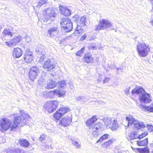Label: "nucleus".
<instances>
[{"label":"nucleus","instance_id":"obj_1","mask_svg":"<svg viewBox=\"0 0 153 153\" xmlns=\"http://www.w3.org/2000/svg\"><path fill=\"white\" fill-rule=\"evenodd\" d=\"M20 112L22 114L21 116H18L16 114L11 116L12 118H14L15 119L13 123L7 118L1 119L0 121V126L1 129L7 131L10 129V131H13L16 129L17 127L22 126L28 123L30 117L24 113V111H20Z\"/></svg>","mask_w":153,"mask_h":153},{"label":"nucleus","instance_id":"obj_2","mask_svg":"<svg viewBox=\"0 0 153 153\" xmlns=\"http://www.w3.org/2000/svg\"><path fill=\"white\" fill-rule=\"evenodd\" d=\"M58 84L59 86L58 88L49 92V96L50 97L53 98L54 95L58 97H62L65 94V91L64 90V87L66 85L65 81L64 80L61 81L59 82Z\"/></svg>","mask_w":153,"mask_h":153},{"label":"nucleus","instance_id":"obj_3","mask_svg":"<svg viewBox=\"0 0 153 153\" xmlns=\"http://www.w3.org/2000/svg\"><path fill=\"white\" fill-rule=\"evenodd\" d=\"M136 48L138 55L142 57L146 56L150 50L149 45H146L144 43H138L136 45Z\"/></svg>","mask_w":153,"mask_h":153},{"label":"nucleus","instance_id":"obj_4","mask_svg":"<svg viewBox=\"0 0 153 153\" xmlns=\"http://www.w3.org/2000/svg\"><path fill=\"white\" fill-rule=\"evenodd\" d=\"M126 119L128 121V126L134 124V127L137 129L144 128L146 126L143 123L139 122L138 121L135 120L132 116H129L128 117H126Z\"/></svg>","mask_w":153,"mask_h":153},{"label":"nucleus","instance_id":"obj_5","mask_svg":"<svg viewBox=\"0 0 153 153\" xmlns=\"http://www.w3.org/2000/svg\"><path fill=\"white\" fill-rule=\"evenodd\" d=\"M62 29L66 32L71 31L73 28V25L69 18H66L62 19L60 22Z\"/></svg>","mask_w":153,"mask_h":153},{"label":"nucleus","instance_id":"obj_6","mask_svg":"<svg viewBox=\"0 0 153 153\" xmlns=\"http://www.w3.org/2000/svg\"><path fill=\"white\" fill-rule=\"evenodd\" d=\"M55 11V10L51 8L44 10L42 13L45 21H47L51 19L53 20L56 15Z\"/></svg>","mask_w":153,"mask_h":153},{"label":"nucleus","instance_id":"obj_7","mask_svg":"<svg viewBox=\"0 0 153 153\" xmlns=\"http://www.w3.org/2000/svg\"><path fill=\"white\" fill-rule=\"evenodd\" d=\"M112 25L111 22L108 20L103 19L100 20L99 24L96 26L95 30L98 31L106 29L111 27Z\"/></svg>","mask_w":153,"mask_h":153},{"label":"nucleus","instance_id":"obj_8","mask_svg":"<svg viewBox=\"0 0 153 153\" xmlns=\"http://www.w3.org/2000/svg\"><path fill=\"white\" fill-rule=\"evenodd\" d=\"M56 66L55 62L52 59H49L45 61L43 65V67L47 71H49L53 69Z\"/></svg>","mask_w":153,"mask_h":153},{"label":"nucleus","instance_id":"obj_9","mask_svg":"<svg viewBox=\"0 0 153 153\" xmlns=\"http://www.w3.org/2000/svg\"><path fill=\"white\" fill-rule=\"evenodd\" d=\"M139 97L141 102L148 103L152 101V98L150 94L147 93L146 91L142 94H140Z\"/></svg>","mask_w":153,"mask_h":153},{"label":"nucleus","instance_id":"obj_10","mask_svg":"<svg viewBox=\"0 0 153 153\" xmlns=\"http://www.w3.org/2000/svg\"><path fill=\"white\" fill-rule=\"evenodd\" d=\"M39 70L36 66L32 67L28 73L29 77L32 81H33L37 77Z\"/></svg>","mask_w":153,"mask_h":153},{"label":"nucleus","instance_id":"obj_11","mask_svg":"<svg viewBox=\"0 0 153 153\" xmlns=\"http://www.w3.org/2000/svg\"><path fill=\"white\" fill-rule=\"evenodd\" d=\"M22 37L20 35L15 36L13 39H11L9 42H5V43L9 46H10L11 45H15L19 43L22 40Z\"/></svg>","mask_w":153,"mask_h":153},{"label":"nucleus","instance_id":"obj_12","mask_svg":"<svg viewBox=\"0 0 153 153\" xmlns=\"http://www.w3.org/2000/svg\"><path fill=\"white\" fill-rule=\"evenodd\" d=\"M33 53L29 49H27L23 57L24 60L27 63H30L33 60Z\"/></svg>","mask_w":153,"mask_h":153},{"label":"nucleus","instance_id":"obj_13","mask_svg":"<svg viewBox=\"0 0 153 153\" xmlns=\"http://www.w3.org/2000/svg\"><path fill=\"white\" fill-rule=\"evenodd\" d=\"M13 34L10 29L5 28L1 35V37L3 41L7 40V37L8 36H12Z\"/></svg>","mask_w":153,"mask_h":153},{"label":"nucleus","instance_id":"obj_14","mask_svg":"<svg viewBox=\"0 0 153 153\" xmlns=\"http://www.w3.org/2000/svg\"><path fill=\"white\" fill-rule=\"evenodd\" d=\"M72 120L71 117H67L63 118L60 121V123L64 126H67L71 123Z\"/></svg>","mask_w":153,"mask_h":153},{"label":"nucleus","instance_id":"obj_15","mask_svg":"<svg viewBox=\"0 0 153 153\" xmlns=\"http://www.w3.org/2000/svg\"><path fill=\"white\" fill-rule=\"evenodd\" d=\"M57 82L51 79H49L47 81L46 86L45 88L49 89L56 87L57 85Z\"/></svg>","mask_w":153,"mask_h":153},{"label":"nucleus","instance_id":"obj_16","mask_svg":"<svg viewBox=\"0 0 153 153\" xmlns=\"http://www.w3.org/2000/svg\"><path fill=\"white\" fill-rule=\"evenodd\" d=\"M145 91L143 87L140 86H138L135 88L131 91L132 94H142L144 93Z\"/></svg>","mask_w":153,"mask_h":153},{"label":"nucleus","instance_id":"obj_17","mask_svg":"<svg viewBox=\"0 0 153 153\" xmlns=\"http://www.w3.org/2000/svg\"><path fill=\"white\" fill-rule=\"evenodd\" d=\"M22 53V51L21 49L19 48H17L14 49L13 52V55L14 57L18 58L21 56Z\"/></svg>","mask_w":153,"mask_h":153},{"label":"nucleus","instance_id":"obj_18","mask_svg":"<svg viewBox=\"0 0 153 153\" xmlns=\"http://www.w3.org/2000/svg\"><path fill=\"white\" fill-rule=\"evenodd\" d=\"M19 143L21 146L25 148L28 147L30 145L28 140L23 138H20L19 140Z\"/></svg>","mask_w":153,"mask_h":153},{"label":"nucleus","instance_id":"obj_19","mask_svg":"<svg viewBox=\"0 0 153 153\" xmlns=\"http://www.w3.org/2000/svg\"><path fill=\"white\" fill-rule=\"evenodd\" d=\"M140 107L143 111L153 112V102L149 106L141 105Z\"/></svg>","mask_w":153,"mask_h":153},{"label":"nucleus","instance_id":"obj_20","mask_svg":"<svg viewBox=\"0 0 153 153\" xmlns=\"http://www.w3.org/2000/svg\"><path fill=\"white\" fill-rule=\"evenodd\" d=\"M97 120L96 116H94L93 117L90 119L88 120L86 122V125L89 127V128L91 129L93 128L95 121Z\"/></svg>","mask_w":153,"mask_h":153},{"label":"nucleus","instance_id":"obj_21","mask_svg":"<svg viewBox=\"0 0 153 153\" xmlns=\"http://www.w3.org/2000/svg\"><path fill=\"white\" fill-rule=\"evenodd\" d=\"M133 149L135 152L139 153H149V149L147 147L144 148H133Z\"/></svg>","mask_w":153,"mask_h":153},{"label":"nucleus","instance_id":"obj_22","mask_svg":"<svg viewBox=\"0 0 153 153\" xmlns=\"http://www.w3.org/2000/svg\"><path fill=\"white\" fill-rule=\"evenodd\" d=\"M59 103V102L56 101H50V104L48 106H50V105H52L53 108L52 109L49 110L51 112H53L55 111L57 108L58 105Z\"/></svg>","mask_w":153,"mask_h":153},{"label":"nucleus","instance_id":"obj_23","mask_svg":"<svg viewBox=\"0 0 153 153\" xmlns=\"http://www.w3.org/2000/svg\"><path fill=\"white\" fill-rule=\"evenodd\" d=\"M84 60L86 63L91 62L93 61L91 54L90 53L85 54L84 58Z\"/></svg>","mask_w":153,"mask_h":153},{"label":"nucleus","instance_id":"obj_24","mask_svg":"<svg viewBox=\"0 0 153 153\" xmlns=\"http://www.w3.org/2000/svg\"><path fill=\"white\" fill-rule=\"evenodd\" d=\"M62 9L60 8L62 13L65 16H69L71 14L70 10L67 7H62Z\"/></svg>","mask_w":153,"mask_h":153},{"label":"nucleus","instance_id":"obj_25","mask_svg":"<svg viewBox=\"0 0 153 153\" xmlns=\"http://www.w3.org/2000/svg\"><path fill=\"white\" fill-rule=\"evenodd\" d=\"M57 28L56 27H53L50 28L48 31V36L52 37L54 35V33L57 31Z\"/></svg>","mask_w":153,"mask_h":153},{"label":"nucleus","instance_id":"obj_26","mask_svg":"<svg viewBox=\"0 0 153 153\" xmlns=\"http://www.w3.org/2000/svg\"><path fill=\"white\" fill-rule=\"evenodd\" d=\"M136 142L137 144L140 146H146L148 144V140L147 138L144 139L141 141H136Z\"/></svg>","mask_w":153,"mask_h":153},{"label":"nucleus","instance_id":"obj_27","mask_svg":"<svg viewBox=\"0 0 153 153\" xmlns=\"http://www.w3.org/2000/svg\"><path fill=\"white\" fill-rule=\"evenodd\" d=\"M69 111V108L65 107H62L57 110V112L59 113L62 116L64 115Z\"/></svg>","mask_w":153,"mask_h":153},{"label":"nucleus","instance_id":"obj_28","mask_svg":"<svg viewBox=\"0 0 153 153\" xmlns=\"http://www.w3.org/2000/svg\"><path fill=\"white\" fill-rule=\"evenodd\" d=\"M8 151L7 152V153H12L11 151L13 152V153H25V152L24 150H21L19 149H12V150L10 149H9Z\"/></svg>","mask_w":153,"mask_h":153},{"label":"nucleus","instance_id":"obj_29","mask_svg":"<svg viewBox=\"0 0 153 153\" xmlns=\"http://www.w3.org/2000/svg\"><path fill=\"white\" fill-rule=\"evenodd\" d=\"M113 120H112L110 117H106L103 119V121L105 124L108 126L111 125Z\"/></svg>","mask_w":153,"mask_h":153},{"label":"nucleus","instance_id":"obj_30","mask_svg":"<svg viewBox=\"0 0 153 153\" xmlns=\"http://www.w3.org/2000/svg\"><path fill=\"white\" fill-rule=\"evenodd\" d=\"M137 137V136H136V134L135 132H134L130 133L128 137V140L130 141L131 143L132 142L131 140H132L134 139Z\"/></svg>","mask_w":153,"mask_h":153},{"label":"nucleus","instance_id":"obj_31","mask_svg":"<svg viewBox=\"0 0 153 153\" xmlns=\"http://www.w3.org/2000/svg\"><path fill=\"white\" fill-rule=\"evenodd\" d=\"M76 100L77 101H80L81 102H86L88 100L85 96H83L77 97Z\"/></svg>","mask_w":153,"mask_h":153},{"label":"nucleus","instance_id":"obj_32","mask_svg":"<svg viewBox=\"0 0 153 153\" xmlns=\"http://www.w3.org/2000/svg\"><path fill=\"white\" fill-rule=\"evenodd\" d=\"M83 32V30L82 29L81 26L79 25H77L76 28V30L74 33L75 35H77V34L81 33Z\"/></svg>","mask_w":153,"mask_h":153},{"label":"nucleus","instance_id":"obj_33","mask_svg":"<svg viewBox=\"0 0 153 153\" xmlns=\"http://www.w3.org/2000/svg\"><path fill=\"white\" fill-rule=\"evenodd\" d=\"M48 0H40L37 3V4L36 7L38 8H40L43 5L46 4Z\"/></svg>","mask_w":153,"mask_h":153},{"label":"nucleus","instance_id":"obj_34","mask_svg":"<svg viewBox=\"0 0 153 153\" xmlns=\"http://www.w3.org/2000/svg\"><path fill=\"white\" fill-rule=\"evenodd\" d=\"M86 17L85 16H84L80 18L79 23L81 26L84 27L85 25Z\"/></svg>","mask_w":153,"mask_h":153},{"label":"nucleus","instance_id":"obj_35","mask_svg":"<svg viewBox=\"0 0 153 153\" xmlns=\"http://www.w3.org/2000/svg\"><path fill=\"white\" fill-rule=\"evenodd\" d=\"M109 136V135L107 134H104L97 141V143L102 142L103 140L108 138Z\"/></svg>","mask_w":153,"mask_h":153},{"label":"nucleus","instance_id":"obj_36","mask_svg":"<svg viewBox=\"0 0 153 153\" xmlns=\"http://www.w3.org/2000/svg\"><path fill=\"white\" fill-rule=\"evenodd\" d=\"M114 140L113 139H111L104 143L103 146L106 148H107L112 143H113Z\"/></svg>","mask_w":153,"mask_h":153},{"label":"nucleus","instance_id":"obj_37","mask_svg":"<svg viewBox=\"0 0 153 153\" xmlns=\"http://www.w3.org/2000/svg\"><path fill=\"white\" fill-rule=\"evenodd\" d=\"M114 122L112 123V125L111 127V128L112 131L116 130L118 127V125L117 124V121L115 120H113Z\"/></svg>","mask_w":153,"mask_h":153},{"label":"nucleus","instance_id":"obj_38","mask_svg":"<svg viewBox=\"0 0 153 153\" xmlns=\"http://www.w3.org/2000/svg\"><path fill=\"white\" fill-rule=\"evenodd\" d=\"M61 114L57 112V111L54 113L53 115L54 118L56 120H59L62 117Z\"/></svg>","mask_w":153,"mask_h":153},{"label":"nucleus","instance_id":"obj_39","mask_svg":"<svg viewBox=\"0 0 153 153\" xmlns=\"http://www.w3.org/2000/svg\"><path fill=\"white\" fill-rule=\"evenodd\" d=\"M102 126L101 123H98L94 125L92 129L99 131L101 128Z\"/></svg>","mask_w":153,"mask_h":153},{"label":"nucleus","instance_id":"obj_40","mask_svg":"<svg viewBox=\"0 0 153 153\" xmlns=\"http://www.w3.org/2000/svg\"><path fill=\"white\" fill-rule=\"evenodd\" d=\"M50 104V101H49L47 102L45 104V105L46 107V108L47 111H48L49 113H52V112H51L49 110H51V109H52L53 108L52 105H50V106H48Z\"/></svg>","mask_w":153,"mask_h":153},{"label":"nucleus","instance_id":"obj_41","mask_svg":"<svg viewBox=\"0 0 153 153\" xmlns=\"http://www.w3.org/2000/svg\"><path fill=\"white\" fill-rule=\"evenodd\" d=\"M71 141H72V144L74 146H76V148H79L80 147V145L77 141L73 140H72Z\"/></svg>","mask_w":153,"mask_h":153},{"label":"nucleus","instance_id":"obj_42","mask_svg":"<svg viewBox=\"0 0 153 153\" xmlns=\"http://www.w3.org/2000/svg\"><path fill=\"white\" fill-rule=\"evenodd\" d=\"M36 51L37 53L39 55L42 54V55H44L45 54V53L43 51V50L41 48L36 49Z\"/></svg>","mask_w":153,"mask_h":153},{"label":"nucleus","instance_id":"obj_43","mask_svg":"<svg viewBox=\"0 0 153 153\" xmlns=\"http://www.w3.org/2000/svg\"><path fill=\"white\" fill-rule=\"evenodd\" d=\"M84 48H81L80 50L78 51L76 54V55L77 56H81V55L83 53L84 51Z\"/></svg>","mask_w":153,"mask_h":153},{"label":"nucleus","instance_id":"obj_44","mask_svg":"<svg viewBox=\"0 0 153 153\" xmlns=\"http://www.w3.org/2000/svg\"><path fill=\"white\" fill-rule=\"evenodd\" d=\"M92 135L94 137H96L99 134H98V131L96 130L92 129Z\"/></svg>","mask_w":153,"mask_h":153},{"label":"nucleus","instance_id":"obj_45","mask_svg":"<svg viewBox=\"0 0 153 153\" xmlns=\"http://www.w3.org/2000/svg\"><path fill=\"white\" fill-rule=\"evenodd\" d=\"M146 127L149 131L151 132L153 131V126L152 125H147Z\"/></svg>","mask_w":153,"mask_h":153},{"label":"nucleus","instance_id":"obj_46","mask_svg":"<svg viewBox=\"0 0 153 153\" xmlns=\"http://www.w3.org/2000/svg\"><path fill=\"white\" fill-rule=\"evenodd\" d=\"M147 135L146 132H144V133H142L141 134L139 135L137 137L139 139H141L146 136Z\"/></svg>","mask_w":153,"mask_h":153},{"label":"nucleus","instance_id":"obj_47","mask_svg":"<svg viewBox=\"0 0 153 153\" xmlns=\"http://www.w3.org/2000/svg\"><path fill=\"white\" fill-rule=\"evenodd\" d=\"M5 142V139L3 136H1L0 137V143H4Z\"/></svg>","mask_w":153,"mask_h":153},{"label":"nucleus","instance_id":"obj_48","mask_svg":"<svg viewBox=\"0 0 153 153\" xmlns=\"http://www.w3.org/2000/svg\"><path fill=\"white\" fill-rule=\"evenodd\" d=\"M45 55H42V56L40 57V59L39 60V62H41L45 59Z\"/></svg>","mask_w":153,"mask_h":153},{"label":"nucleus","instance_id":"obj_49","mask_svg":"<svg viewBox=\"0 0 153 153\" xmlns=\"http://www.w3.org/2000/svg\"><path fill=\"white\" fill-rule=\"evenodd\" d=\"M46 136L45 134H42L39 137V140L40 141H42L45 138Z\"/></svg>","mask_w":153,"mask_h":153},{"label":"nucleus","instance_id":"obj_50","mask_svg":"<svg viewBox=\"0 0 153 153\" xmlns=\"http://www.w3.org/2000/svg\"><path fill=\"white\" fill-rule=\"evenodd\" d=\"M97 48L96 46L94 45H90L89 47V48L92 50H94L96 49Z\"/></svg>","mask_w":153,"mask_h":153},{"label":"nucleus","instance_id":"obj_51","mask_svg":"<svg viewBox=\"0 0 153 153\" xmlns=\"http://www.w3.org/2000/svg\"><path fill=\"white\" fill-rule=\"evenodd\" d=\"M68 83L69 84V88L71 89H73L74 88V87L72 82L71 81H70Z\"/></svg>","mask_w":153,"mask_h":153},{"label":"nucleus","instance_id":"obj_52","mask_svg":"<svg viewBox=\"0 0 153 153\" xmlns=\"http://www.w3.org/2000/svg\"><path fill=\"white\" fill-rule=\"evenodd\" d=\"M130 89V87H128V88H126L125 89L124 91L126 93V94H129Z\"/></svg>","mask_w":153,"mask_h":153},{"label":"nucleus","instance_id":"obj_53","mask_svg":"<svg viewBox=\"0 0 153 153\" xmlns=\"http://www.w3.org/2000/svg\"><path fill=\"white\" fill-rule=\"evenodd\" d=\"M86 35L85 34L81 37L80 40L81 41L83 40L86 38Z\"/></svg>","mask_w":153,"mask_h":153},{"label":"nucleus","instance_id":"obj_54","mask_svg":"<svg viewBox=\"0 0 153 153\" xmlns=\"http://www.w3.org/2000/svg\"><path fill=\"white\" fill-rule=\"evenodd\" d=\"M109 80V78L108 77H105L103 80L104 83H106L108 82Z\"/></svg>","mask_w":153,"mask_h":153},{"label":"nucleus","instance_id":"obj_55","mask_svg":"<svg viewBox=\"0 0 153 153\" xmlns=\"http://www.w3.org/2000/svg\"><path fill=\"white\" fill-rule=\"evenodd\" d=\"M74 21H77V19H78V15H75L73 17Z\"/></svg>","mask_w":153,"mask_h":153},{"label":"nucleus","instance_id":"obj_56","mask_svg":"<svg viewBox=\"0 0 153 153\" xmlns=\"http://www.w3.org/2000/svg\"><path fill=\"white\" fill-rule=\"evenodd\" d=\"M116 69L117 70H121V72H122V69L120 67H118V68H116Z\"/></svg>","mask_w":153,"mask_h":153},{"label":"nucleus","instance_id":"obj_57","mask_svg":"<svg viewBox=\"0 0 153 153\" xmlns=\"http://www.w3.org/2000/svg\"><path fill=\"white\" fill-rule=\"evenodd\" d=\"M102 80L101 79V76H100V78L99 79H98V81H101V80Z\"/></svg>","mask_w":153,"mask_h":153},{"label":"nucleus","instance_id":"obj_58","mask_svg":"<svg viewBox=\"0 0 153 153\" xmlns=\"http://www.w3.org/2000/svg\"><path fill=\"white\" fill-rule=\"evenodd\" d=\"M150 146L151 147H153V143H151Z\"/></svg>","mask_w":153,"mask_h":153},{"label":"nucleus","instance_id":"obj_59","mask_svg":"<svg viewBox=\"0 0 153 153\" xmlns=\"http://www.w3.org/2000/svg\"><path fill=\"white\" fill-rule=\"evenodd\" d=\"M150 2L153 4V0H150Z\"/></svg>","mask_w":153,"mask_h":153},{"label":"nucleus","instance_id":"obj_60","mask_svg":"<svg viewBox=\"0 0 153 153\" xmlns=\"http://www.w3.org/2000/svg\"><path fill=\"white\" fill-rule=\"evenodd\" d=\"M151 12L152 13H153V5L152 6V8L151 10Z\"/></svg>","mask_w":153,"mask_h":153},{"label":"nucleus","instance_id":"obj_61","mask_svg":"<svg viewBox=\"0 0 153 153\" xmlns=\"http://www.w3.org/2000/svg\"><path fill=\"white\" fill-rule=\"evenodd\" d=\"M151 23H152V25L153 26V20L152 21V22H151Z\"/></svg>","mask_w":153,"mask_h":153}]
</instances>
